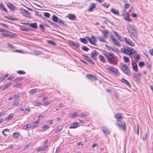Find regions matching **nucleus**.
Returning <instances> with one entry per match:
<instances>
[{"mask_svg": "<svg viewBox=\"0 0 153 153\" xmlns=\"http://www.w3.org/2000/svg\"><path fill=\"white\" fill-rule=\"evenodd\" d=\"M108 56H107V59L110 63L115 65L117 63V58L113 53H110Z\"/></svg>", "mask_w": 153, "mask_h": 153, "instance_id": "f257e3e1", "label": "nucleus"}, {"mask_svg": "<svg viewBox=\"0 0 153 153\" xmlns=\"http://www.w3.org/2000/svg\"><path fill=\"white\" fill-rule=\"evenodd\" d=\"M121 81L124 84H125L127 86L129 87H131V85L129 82L127 80L124 78L122 79Z\"/></svg>", "mask_w": 153, "mask_h": 153, "instance_id": "aec40b11", "label": "nucleus"}, {"mask_svg": "<svg viewBox=\"0 0 153 153\" xmlns=\"http://www.w3.org/2000/svg\"><path fill=\"white\" fill-rule=\"evenodd\" d=\"M130 4H128L127 3H126L125 5V8L126 9H128L130 6Z\"/></svg>", "mask_w": 153, "mask_h": 153, "instance_id": "5fc2aeb1", "label": "nucleus"}, {"mask_svg": "<svg viewBox=\"0 0 153 153\" xmlns=\"http://www.w3.org/2000/svg\"><path fill=\"white\" fill-rule=\"evenodd\" d=\"M47 42L48 43L53 46H55L56 45L55 42L51 40H47Z\"/></svg>", "mask_w": 153, "mask_h": 153, "instance_id": "79ce46f5", "label": "nucleus"}, {"mask_svg": "<svg viewBox=\"0 0 153 153\" xmlns=\"http://www.w3.org/2000/svg\"><path fill=\"white\" fill-rule=\"evenodd\" d=\"M13 136L15 138H18L19 137V135L18 133L15 132L13 133Z\"/></svg>", "mask_w": 153, "mask_h": 153, "instance_id": "864d4df0", "label": "nucleus"}, {"mask_svg": "<svg viewBox=\"0 0 153 153\" xmlns=\"http://www.w3.org/2000/svg\"><path fill=\"white\" fill-rule=\"evenodd\" d=\"M139 65L140 67H142L144 65V63L143 62H140L139 63Z\"/></svg>", "mask_w": 153, "mask_h": 153, "instance_id": "6e6d98bb", "label": "nucleus"}, {"mask_svg": "<svg viewBox=\"0 0 153 153\" xmlns=\"http://www.w3.org/2000/svg\"><path fill=\"white\" fill-rule=\"evenodd\" d=\"M86 77L91 80H96L97 79V77L91 74H87Z\"/></svg>", "mask_w": 153, "mask_h": 153, "instance_id": "f3484780", "label": "nucleus"}, {"mask_svg": "<svg viewBox=\"0 0 153 153\" xmlns=\"http://www.w3.org/2000/svg\"><path fill=\"white\" fill-rule=\"evenodd\" d=\"M111 39L116 45L118 46H120V42L118 41L115 38L114 36L113 35L111 36Z\"/></svg>", "mask_w": 153, "mask_h": 153, "instance_id": "9b49d317", "label": "nucleus"}, {"mask_svg": "<svg viewBox=\"0 0 153 153\" xmlns=\"http://www.w3.org/2000/svg\"><path fill=\"white\" fill-rule=\"evenodd\" d=\"M124 39L125 42L129 45L132 46L134 45V43L129 39L125 37L124 38Z\"/></svg>", "mask_w": 153, "mask_h": 153, "instance_id": "2eb2a0df", "label": "nucleus"}, {"mask_svg": "<svg viewBox=\"0 0 153 153\" xmlns=\"http://www.w3.org/2000/svg\"><path fill=\"white\" fill-rule=\"evenodd\" d=\"M80 40L82 42L85 44H86L87 42V40L84 38H81L80 39Z\"/></svg>", "mask_w": 153, "mask_h": 153, "instance_id": "a19ab883", "label": "nucleus"}, {"mask_svg": "<svg viewBox=\"0 0 153 153\" xmlns=\"http://www.w3.org/2000/svg\"><path fill=\"white\" fill-rule=\"evenodd\" d=\"M67 16L69 19L73 20H75L76 18V15L73 14H69Z\"/></svg>", "mask_w": 153, "mask_h": 153, "instance_id": "a211bd4d", "label": "nucleus"}, {"mask_svg": "<svg viewBox=\"0 0 153 153\" xmlns=\"http://www.w3.org/2000/svg\"><path fill=\"white\" fill-rule=\"evenodd\" d=\"M48 146V145H47L44 147H42L40 148H39L37 149V151L38 152H39L43 150L45 151L47 149Z\"/></svg>", "mask_w": 153, "mask_h": 153, "instance_id": "bb28decb", "label": "nucleus"}, {"mask_svg": "<svg viewBox=\"0 0 153 153\" xmlns=\"http://www.w3.org/2000/svg\"><path fill=\"white\" fill-rule=\"evenodd\" d=\"M131 57H133L137 62H138L140 60V55L139 54H136L135 55H131Z\"/></svg>", "mask_w": 153, "mask_h": 153, "instance_id": "6ab92c4d", "label": "nucleus"}, {"mask_svg": "<svg viewBox=\"0 0 153 153\" xmlns=\"http://www.w3.org/2000/svg\"><path fill=\"white\" fill-rule=\"evenodd\" d=\"M0 9L1 11H4L7 13V10L4 7L2 3H0Z\"/></svg>", "mask_w": 153, "mask_h": 153, "instance_id": "c85d7f7f", "label": "nucleus"}, {"mask_svg": "<svg viewBox=\"0 0 153 153\" xmlns=\"http://www.w3.org/2000/svg\"><path fill=\"white\" fill-rule=\"evenodd\" d=\"M7 6L12 11L14 10L16 8L15 6H13L12 4L10 3H8L7 4Z\"/></svg>", "mask_w": 153, "mask_h": 153, "instance_id": "b1692460", "label": "nucleus"}, {"mask_svg": "<svg viewBox=\"0 0 153 153\" xmlns=\"http://www.w3.org/2000/svg\"><path fill=\"white\" fill-rule=\"evenodd\" d=\"M140 73H138L136 75L134 76V77L135 78L137 81H139L140 78Z\"/></svg>", "mask_w": 153, "mask_h": 153, "instance_id": "f704fd0d", "label": "nucleus"}, {"mask_svg": "<svg viewBox=\"0 0 153 153\" xmlns=\"http://www.w3.org/2000/svg\"><path fill=\"white\" fill-rule=\"evenodd\" d=\"M5 18L7 19L12 20H16V19L15 17L11 16H6Z\"/></svg>", "mask_w": 153, "mask_h": 153, "instance_id": "58836bf2", "label": "nucleus"}, {"mask_svg": "<svg viewBox=\"0 0 153 153\" xmlns=\"http://www.w3.org/2000/svg\"><path fill=\"white\" fill-rule=\"evenodd\" d=\"M5 131H9V129L8 128H6V129H3L2 130V133L3 134V135H4V136H7L6 134H5V133H4V132Z\"/></svg>", "mask_w": 153, "mask_h": 153, "instance_id": "8fccbe9b", "label": "nucleus"}, {"mask_svg": "<svg viewBox=\"0 0 153 153\" xmlns=\"http://www.w3.org/2000/svg\"><path fill=\"white\" fill-rule=\"evenodd\" d=\"M128 30L129 32L132 34L134 36L136 34L137 31L136 27L134 25H130Z\"/></svg>", "mask_w": 153, "mask_h": 153, "instance_id": "39448f33", "label": "nucleus"}, {"mask_svg": "<svg viewBox=\"0 0 153 153\" xmlns=\"http://www.w3.org/2000/svg\"><path fill=\"white\" fill-rule=\"evenodd\" d=\"M121 69L123 72L127 75L129 76L131 75V72L130 71V68L126 65H122Z\"/></svg>", "mask_w": 153, "mask_h": 153, "instance_id": "7ed1b4c3", "label": "nucleus"}, {"mask_svg": "<svg viewBox=\"0 0 153 153\" xmlns=\"http://www.w3.org/2000/svg\"><path fill=\"white\" fill-rule=\"evenodd\" d=\"M97 37L98 38V39H100V41L101 42H106L105 39H106V38H104L103 36V38L100 37L98 36H97Z\"/></svg>", "mask_w": 153, "mask_h": 153, "instance_id": "37998d69", "label": "nucleus"}, {"mask_svg": "<svg viewBox=\"0 0 153 153\" xmlns=\"http://www.w3.org/2000/svg\"><path fill=\"white\" fill-rule=\"evenodd\" d=\"M96 4L94 3H91L90 5V7L88 10L89 12H91L93 9L95 7Z\"/></svg>", "mask_w": 153, "mask_h": 153, "instance_id": "4be33fe9", "label": "nucleus"}, {"mask_svg": "<svg viewBox=\"0 0 153 153\" xmlns=\"http://www.w3.org/2000/svg\"><path fill=\"white\" fill-rule=\"evenodd\" d=\"M124 62L126 63L128 62L129 61V59L126 56H124L123 57Z\"/></svg>", "mask_w": 153, "mask_h": 153, "instance_id": "c03bdc74", "label": "nucleus"}, {"mask_svg": "<svg viewBox=\"0 0 153 153\" xmlns=\"http://www.w3.org/2000/svg\"><path fill=\"white\" fill-rule=\"evenodd\" d=\"M102 129L103 132L106 136L109 134L111 133V131L108 128L104 127H102Z\"/></svg>", "mask_w": 153, "mask_h": 153, "instance_id": "4468645a", "label": "nucleus"}, {"mask_svg": "<svg viewBox=\"0 0 153 153\" xmlns=\"http://www.w3.org/2000/svg\"><path fill=\"white\" fill-rule=\"evenodd\" d=\"M39 27L42 31H44V30L45 29V27H44L43 25H42V24H40L39 25Z\"/></svg>", "mask_w": 153, "mask_h": 153, "instance_id": "3c124183", "label": "nucleus"}, {"mask_svg": "<svg viewBox=\"0 0 153 153\" xmlns=\"http://www.w3.org/2000/svg\"><path fill=\"white\" fill-rule=\"evenodd\" d=\"M49 128V126L47 125L44 126H42V128L44 129V131H45L46 128Z\"/></svg>", "mask_w": 153, "mask_h": 153, "instance_id": "052dcab7", "label": "nucleus"}, {"mask_svg": "<svg viewBox=\"0 0 153 153\" xmlns=\"http://www.w3.org/2000/svg\"><path fill=\"white\" fill-rule=\"evenodd\" d=\"M17 72L19 74H25V71L21 70L18 71Z\"/></svg>", "mask_w": 153, "mask_h": 153, "instance_id": "de8ad7c7", "label": "nucleus"}, {"mask_svg": "<svg viewBox=\"0 0 153 153\" xmlns=\"http://www.w3.org/2000/svg\"><path fill=\"white\" fill-rule=\"evenodd\" d=\"M82 56H83V58L84 59L87 61L92 64H95L94 62L92 60L90 57L89 56L84 54L82 55Z\"/></svg>", "mask_w": 153, "mask_h": 153, "instance_id": "9d476101", "label": "nucleus"}, {"mask_svg": "<svg viewBox=\"0 0 153 153\" xmlns=\"http://www.w3.org/2000/svg\"><path fill=\"white\" fill-rule=\"evenodd\" d=\"M101 31L103 34L104 37L105 38H107L109 34L108 31L107 30H101Z\"/></svg>", "mask_w": 153, "mask_h": 153, "instance_id": "dca6fc26", "label": "nucleus"}, {"mask_svg": "<svg viewBox=\"0 0 153 153\" xmlns=\"http://www.w3.org/2000/svg\"><path fill=\"white\" fill-rule=\"evenodd\" d=\"M50 14L48 13H44V16L47 18H48L50 17Z\"/></svg>", "mask_w": 153, "mask_h": 153, "instance_id": "4d7b16f0", "label": "nucleus"}, {"mask_svg": "<svg viewBox=\"0 0 153 153\" xmlns=\"http://www.w3.org/2000/svg\"><path fill=\"white\" fill-rule=\"evenodd\" d=\"M115 125L117 126L118 128L120 129H122L124 131H125L126 130V123H124L123 124H121L118 123H116Z\"/></svg>", "mask_w": 153, "mask_h": 153, "instance_id": "f8f14e48", "label": "nucleus"}, {"mask_svg": "<svg viewBox=\"0 0 153 153\" xmlns=\"http://www.w3.org/2000/svg\"><path fill=\"white\" fill-rule=\"evenodd\" d=\"M36 91L37 89L36 88L33 90H30V93L31 94H33L36 92Z\"/></svg>", "mask_w": 153, "mask_h": 153, "instance_id": "09e8293b", "label": "nucleus"}, {"mask_svg": "<svg viewBox=\"0 0 153 153\" xmlns=\"http://www.w3.org/2000/svg\"><path fill=\"white\" fill-rule=\"evenodd\" d=\"M111 11L115 15H119V11L117 9L112 8L111 9Z\"/></svg>", "mask_w": 153, "mask_h": 153, "instance_id": "412c9836", "label": "nucleus"}, {"mask_svg": "<svg viewBox=\"0 0 153 153\" xmlns=\"http://www.w3.org/2000/svg\"><path fill=\"white\" fill-rule=\"evenodd\" d=\"M86 38L91 44L93 45H94L97 41V39L94 36H92L90 38L89 37H87Z\"/></svg>", "mask_w": 153, "mask_h": 153, "instance_id": "6e6552de", "label": "nucleus"}, {"mask_svg": "<svg viewBox=\"0 0 153 153\" xmlns=\"http://www.w3.org/2000/svg\"><path fill=\"white\" fill-rule=\"evenodd\" d=\"M20 29L26 32H28L29 30H30V29L28 28H26V27L25 26L21 27H20Z\"/></svg>", "mask_w": 153, "mask_h": 153, "instance_id": "473e14b6", "label": "nucleus"}, {"mask_svg": "<svg viewBox=\"0 0 153 153\" xmlns=\"http://www.w3.org/2000/svg\"><path fill=\"white\" fill-rule=\"evenodd\" d=\"M9 31L7 30H4L3 33L1 34V35H2L5 37L8 36Z\"/></svg>", "mask_w": 153, "mask_h": 153, "instance_id": "72a5a7b5", "label": "nucleus"}, {"mask_svg": "<svg viewBox=\"0 0 153 153\" xmlns=\"http://www.w3.org/2000/svg\"><path fill=\"white\" fill-rule=\"evenodd\" d=\"M121 50L124 53L128 54L131 57V55H132V50H133L132 48H130L125 46L123 48L121 49Z\"/></svg>", "mask_w": 153, "mask_h": 153, "instance_id": "f03ea898", "label": "nucleus"}, {"mask_svg": "<svg viewBox=\"0 0 153 153\" xmlns=\"http://www.w3.org/2000/svg\"><path fill=\"white\" fill-rule=\"evenodd\" d=\"M12 85V83H10L6 85L3 88L2 90H4L7 88H8L9 87H10Z\"/></svg>", "mask_w": 153, "mask_h": 153, "instance_id": "4c0bfd02", "label": "nucleus"}, {"mask_svg": "<svg viewBox=\"0 0 153 153\" xmlns=\"http://www.w3.org/2000/svg\"><path fill=\"white\" fill-rule=\"evenodd\" d=\"M122 15L123 16V18L126 17L127 16V14L125 12H122Z\"/></svg>", "mask_w": 153, "mask_h": 153, "instance_id": "0e129e2a", "label": "nucleus"}, {"mask_svg": "<svg viewBox=\"0 0 153 153\" xmlns=\"http://www.w3.org/2000/svg\"><path fill=\"white\" fill-rule=\"evenodd\" d=\"M71 43L76 48H79L80 46V44L77 42H74L73 41H71Z\"/></svg>", "mask_w": 153, "mask_h": 153, "instance_id": "393cba45", "label": "nucleus"}, {"mask_svg": "<svg viewBox=\"0 0 153 153\" xmlns=\"http://www.w3.org/2000/svg\"><path fill=\"white\" fill-rule=\"evenodd\" d=\"M52 19L54 22L59 23V24L63 26H67V25L60 19L58 17L55 15H53L52 16Z\"/></svg>", "mask_w": 153, "mask_h": 153, "instance_id": "20e7f679", "label": "nucleus"}, {"mask_svg": "<svg viewBox=\"0 0 153 153\" xmlns=\"http://www.w3.org/2000/svg\"><path fill=\"white\" fill-rule=\"evenodd\" d=\"M21 94L19 93H17L15 95H13V97L14 98L15 100L17 99L18 98L20 97Z\"/></svg>", "mask_w": 153, "mask_h": 153, "instance_id": "e433bc0d", "label": "nucleus"}, {"mask_svg": "<svg viewBox=\"0 0 153 153\" xmlns=\"http://www.w3.org/2000/svg\"><path fill=\"white\" fill-rule=\"evenodd\" d=\"M19 102L18 100H15L14 102H13V106L14 107L15 106H17L19 104Z\"/></svg>", "mask_w": 153, "mask_h": 153, "instance_id": "49530a36", "label": "nucleus"}, {"mask_svg": "<svg viewBox=\"0 0 153 153\" xmlns=\"http://www.w3.org/2000/svg\"><path fill=\"white\" fill-rule=\"evenodd\" d=\"M99 58L100 61L102 62L105 63L106 62V59L102 55H100L99 56Z\"/></svg>", "mask_w": 153, "mask_h": 153, "instance_id": "5701e85b", "label": "nucleus"}, {"mask_svg": "<svg viewBox=\"0 0 153 153\" xmlns=\"http://www.w3.org/2000/svg\"><path fill=\"white\" fill-rule=\"evenodd\" d=\"M132 65L133 70L136 71H137L138 68L137 63H132Z\"/></svg>", "mask_w": 153, "mask_h": 153, "instance_id": "c756f323", "label": "nucleus"}, {"mask_svg": "<svg viewBox=\"0 0 153 153\" xmlns=\"http://www.w3.org/2000/svg\"><path fill=\"white\" fill-rule=\"evenodd\" d=\"M113 33L114 35L118 38V39L120 41H122L123 40L122 39L121 37L119 35L118 33L116 31L113 32Z\"/></svg>", "mask_w": 153, "mask_h": 153, "instance_id": "7c9ffc66", "label": "nucleus"}, {"mask_svg": "<svg viewBox=\"0 0 153 153\" xmlns=\"http://www.w3.org/2000/svg\"><path fill=\"white\" fill-rule=\"evenodd\" d=\"M108 69L111 72L114 73L116 76H119V73L118 70L117 68L112 66H110L108 67Z\"/></svg>", "mask_w": 153, "mask_h": 153, "instance_id": "423d86ee", "label": "nucleus"}, {"mask_svg": "<svg viewBox=\"0 0 153 153\" xmlns=\"http://www.w3.org/2000/svg\"><path fill=\"white\" fill-rule=\"evenodd\" d=\"M32 127L31 125L30 124H28L27 125H24L23 126V128L25 130H27L29 128H31Z\"/></svg>", "mask_w": 153, "mask_h": 153, "instance_id": "c9c22d12", "label": "nucleus"}, {"mask_svg": "<svg viewBox=\"0 0 153 153\" xmlns=\"http://www.w3.org/2000/svg\"><path fill=\"white\" fill-rule=\"evenodd\" d=\"M147 137V134H145V135L143 136V141H145Z\"/></svg>", "mask_w": 153, "mask_h": 153, "instance_id": "bf43d9fd", "label": "nucleus"}, {"mask_svg": "<svg viewBox=\"0 0 153 153\" xmlns=\"http://www.w3.org/2000/svg\"><path fill=\"white\" fill-rule=\"evenodd\" d=\"M81 116L82 117H87L88 116L87 113H82Z\"/></svg>", "mask_w": 153, "mask_h": 153, "instance_id": "680f3d73", "label": "nucleus"}, {"mask_svg": "<svg viewBox=\"0 0 153 153\" xmlns=\"http://www.w3.org/2000/svg\"><path fill=\"white\" fill-rule=\"evenodd\" d=\"M20 13L22 14L23 16L29 17H30V13L29 11L26 10L21 8L20 9Z\"/></svg>", "mask_w": 153, "mask_h": 153, "instance_id": "1a4fd4ad", "label": "nucleus"}, {"mask_svg": "<svg viewBox=\"0 0 153 153\" xmlns=\"http://www.w3.org/2000/svg\"><path fill=\"white\" fill-rule=\"evenodd\" d=\"M8 36L11 38H14L17 37V35L15 33L9 31Z\"/></svg>", "mask_w": 153, "mask_h": 153, "instance_id": "a878e982", "label": "nucleus"}, {"mask_svg": "<svg viewBox=\"0 0 153 153\" xmlns=\"http://www.w3.org/2000/svg\"><path fill=\"white\" fill-rule=\"evenodd\" d=\"M123 115V114L121 113H118L116 114L115 116L116 121L119 122L122 119H123L124 117Z\"/></svg>", "mask_w": 153, "mask_h": 153, "instance_id": "0eeeda50", "label": "nucleus"}, {"mask_svg": "<svg viewBox=\"0 0 153 153\" xmlns=\"http://www.w3.org/2000/svg\"><path fill=\"white\" fill-rule=\"evenodd\" d=\"M29 26L34 29L37 28V24L36 22L29 23Z\"/></svg>", "mask_w": 153, "mask_h": 153, "instance_id": "cd10ccee", "label": "nucleus"}, {"mask_svg": "<svg viewBox=\"0 0 153 153\" xmlns=\"http://www.w3.org/2000/svg\"><path fill=\"white\" fill-rule=\"evenodd\" d=\"M149 53H150V54L152 56L153 55V49L152 50H150L149 51Z\"/></svg>", "mask_w": 153, "mask_h": 153, "instance_id": "774afa93", "label": "nucleus"}, {"mask_svg": "<svg viewBox=\"0 0 153 153\" xmlns=\"http://www.w3.org/2000/svg\"><path fill=\"white\" fill-rule=\"evenodd\" d=\"M82 49L85 51H88L89 50V48L85 46H83L81 48Z\"/></svg>", "mask_w": 153, "mask_h": 153, "instance_id": "a18cd8bd", "label": "nucleus"}, {"mask_svg": "<svg viewBox=\"0 0 153 153\" xmlns=\"http://www.w3.org/2000/svg\"><path fill=\"white\" fill-rule=\"evenodd\" d=\"M131 17H137V15L136 13H132L131 14Z\"/></svg>", "mask_w": 153, "mask_h": 153, "instance_id": "e2e57ef3", "label": "nucleus"}, {"mask_svg": "<svg viewBox=\"0 0 153 153\" xmlns=\"http://www.w3.org/2000/svg\"><path fill=\"white\" fill-rule=\"evenodd\" d=\"M6 114L5 111H2L0 113V117H1L2 116Z\"/></svg>", "mask_w": 153, "mask_h": 153, "instance_id": "338daca9", "label": "nucleus"}, {"mask_svg": "<svg viewBox=\"0 0 153 153\" xmlns=\"http://www.w3.org/2000/svg\"><path fill=\"white\" fill-rule=\"evenodd\" d=\"M63 126L62 125H59L57 127V129L56 130V133H58L61 131Z\"/></svg>", "mask_w": 153, "mask_h": 153, "instance_id": "2f4dec72", "label": "nucleus"}, {"mask_svg": "<svg viewBox=\"0 0 153 153\" xmlns=\"http://www.w3.org/2000/svg\"><path fill=\"white\" fill-rule=\"evenodd\" d=\"M12 115V114L9 115L7 117V120H10L13 118V115L11 116Z\"/></svg>", "mask_w": 153, "mask_h": 153, "instance_id": "13d9d810", "label": "nucleus"}, {"mask_svg": "<svg viewBox=\"0 0 153 153\" xmlns=\"http://www.w3.org/2000/svg\"><path fill=\"white\" fill-rule=\"evenodd\" d=\"M109 53H110L108 52L107 51H104L103 54L105 56V57L107 58V56H108V54Z\"/></svg>", "mask_w": 153, "mask_h": 153, "instance_id": "603ef678", "label": "nucleus"}, {"mask_svg": "<svg viewBox=\"0 0 153 153\" xmlns=\"http://www.w3.org/2000/svg\"><path fill=\"white\" fill-rule=\"evenodd\" d=\"M99 54L95 50H94L93 52L91 53V57L94 60L97 59V56Z\"/></svg>", "mask_w": 153, "mask_h": 153, "instance_id": "ddd939ff", "label": "nucleus"}, {"mask_svg": "<svg viewBox=\"0 0 153 153\" xmlns=\"http://www.w3.org/2000/svg\"><path fill=\"white\" fill-rule=\"evenodd\" d=\"M98 146V145H97L96 143H94L91 146V148L92 149H94V147L96 146Z\"/></svg>", "mask_w": 153, "mask_h": 153, "instance_id": "69168bd1", "label": "nucleus"}, {"mask_svg": "<svg viewBox=\"0 0 153 153\" xmlns=\"http://www.w3.org/2000/svg\"><path fill=\"white\" fill-rule=\"evenodd\" d=\"M23 79V78L22 77H18L14 79V81L15 82H17L20 81L22 80Z\"/></svg>", "mask_w": 153, "mask_h": 153, "instance_id": "ea45409f", "label": "nucleus"}]
</instances>
